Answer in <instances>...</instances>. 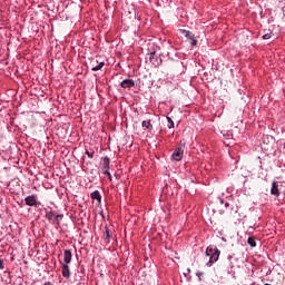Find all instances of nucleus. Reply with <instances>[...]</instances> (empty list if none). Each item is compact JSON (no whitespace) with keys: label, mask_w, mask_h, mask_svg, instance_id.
Wrapping results in <instances>:
<instances>
[{"label":"nucleus","mask_w":285,"mask_h":285,"mask_svg":"<svg viewBox=\"0 0 285 285\" xmlns=\"http://www.w3.org/2000/svg\"><path fill=\"white\" fill-rule=\"evenodd\" d=\"M141 126H142V128H146L147 130H153V122H150V120H148V121L144 120L141 122Z\"/></svg>","instance_id":"12"},{"label":"nucleus","mask_w":285,"mask_h":285,"mask_svg":"<svg viewBox=\"0 0 285 285\" xmlns=\"http://www.w3.org/2000/svg\"><path fill=\"white\" fill-rule=\"evenodd\" d=\"M247 244H249V246H252V248H255V246H257V243L255 242V237H249L247 239Z\"/></svg>","instance_id":"14"},{"label":"nucleus","mask_w":285,"mask_h":285,"mask_svg":"<svg viewBox=\"0 0 285 285\" xmlns=\"http://www.w3.org/2000/svg\"><path fill=\"white\" fill-rule=\"evenodd\" d=\"M102 170H105V173H109V170H110V158L105 157L102 159Z\"/></svg>","instance_id":"7"},{"label":"nucleus","mask_w":285,"mask_h":285,"mask_svg":"<svg viewBox=\"0 0 285 285\" xmlns=\"http://www.w3.org/2000/svg\"><path fill=\"white\" fill-rule=\"evenodd\" d=\"M4 266H3V261L0 258V271H3Z\"/></svg>","instance_id":"24"},{"label":"nucleus","mask_w":285,"mask_h":285,"mask_svg":"<svg viewBox=\"0 0 285 285\" xmlns=\"http://www.w3.org/2000/svg\"><path fill=\"white\" fill-rule=\"evenodd\" d=\"M63 262L65 265H68L72 262V252H70V249H66L63 252Z\"/></svg>","instance_id":"3"},{"label":"nucleus","mask_w":285,"mask_h":285,"mask_svg":"<svg viewBox=\"0 0 285 285\" xmlns=\"http://www.w3.org/2000/svg\"><path fill=\"white\" fill-rule=\"evenodd\" d=\"M167 121H168V124H167L168 128H175V121H173V119L170 117H167Z\"/></svg>","instance_id":"15"},{"label":"nucleus","mask_w":285,"mask_h":285,"mask_svg":"<svg viewBox=\"0 0 285 285\" xmlns=\"http://www.w3.org/2000/svg\"><path fill=\"white\" fill-rule=\"evenodd\" d=\"M62 277L70 278V266L62 265Z\"/></svg>","instance_id":"10"},{"label":"nucleus","mask_w":285,"mask_h":285,"mask_svg":"<svg viewBox=\"0 0 285 285\" xmlns=\"http://www.w3.org/2000/svg\"><path fill=\"white\" fill-rule=\"evenodd\" d=\"M24 204L27 206H37V198L35 197V195H31V196H27L24 198Z\"/></svg>","instance_id":"6"},{"label":"nucleus","mask_w":285,"mask_h":285,"mask_svg":"<svg viewBox=\"0 0 285 285\" xmlns=\"http://www.w3.org/2000/svg\"><path fill=\"white\" fill-rule=\"evenodd\" d=\"M171 157H173V159H174L175 161H181V159H184V148L177 147V148L174 150Z\"/></svg>","instance_id":"2"},{"label":"nucleus","mask_w":285,"mask_h":285,"mask_svg":"<svg viewBox=\"0 0 285 285\" xmlns=\"http://www.w3.org/2000/svg\"><path fill=\"white\" fill-rule=\"evenodd\" d=\"M46 217L49 222H52V218L55 217V213L53 212L47 213Z\"/></svg>","instance_id":"17"},{"label":"nucleus","mask_w":285,"mask_h":285,"mask_svg":"<svg viewBox=\"0 0 285 285\" xmlns=\"http://www.w3.org/2000/svg\"><path fill=\"white\" fill-rule=\"evenodd\" d=\"M189 43L190 46H195L197 43V39L190 38Z\"/></svg>","instance_id":"20"},{"label":"nucleus","mask_w":285,"mask_h":285,"mask_svg":"<svg viewBox=\"0 0 285 285\" xmlns=\"http://www.w3.org/2000/svg\"><path fill=\"white\" fill-rule=\"evenodd\" d=\"M61 219H63V214L56 215V222H57V224H59V222H61Z\"/></svg>","instance_id":"18"},{"label":"nucleus","mask_w":285,"mask_h":285,"mask_svg":"<svg viewBox=\"0 0 285 285\" xmlns=\"http://www.w3.org/2000/svg\"><path fill=\"white\" fill-rule=\"evenodd\" d=\"M225 206H226V208H228V206H230V204H229V203H226Z\"/></svg>","instance_id":"25"},{"label":"nucleus","mask_w":285,"mask_h":285,"mask_svg":"<svg viewBox=\"0 0 285 285\" xmlns=\"http://www.w3.org/2000/svg\"><path fill=\"white\" fill-rule=\"evenodd\" d=\"M86 155L89 157V159H92L95 157V153L86 151Z\"/></svg>","instance_id":"21"},{"label":"nucleus","mask_w":285,"mask_h":285,"mask_svg":"<svg viewBox=\"0 0 285 285\" xmlns=\"http://www.w3.org/2000/svg\"><path fill=\"white\" fill-rule=\"evenodd\" d=\"M183 35H185V37L187 38V39H193V38H195V35H193V32H190V31H188V30H183Z\"/></svg>","instance_id":"13"},{"label":"nucleus","mask_w":285,"mask_h":285,"mask_svg":"<svg viewBox=\"0 0 285 285\" xmlns=\"http://www.w3.org/2000/svg\"><path fill=\"white\" fill-rule=\"evenodd\" d=\"M271 195H274L275 197H279V183L274 181L272 184Z\"/></svg>","instance_id":"5"},{"label":"nucleus","mask_w":285,"mask_h":285,"mask_svg":"<svg viewBox=\"0 0 285 285\" xmlns=\"http://www.w3.org/2000/svg\"><path fill=\"white\" fill-rule=\"evenodd\" d=\"M104 175H107L109 181H112V175L110 174V171H104Z\"/></svg>","instance_id":"19"},{"label":"nucleus","mask_w":285,"mask_h":285,"mask_svg":"<svg viewBox=\"0 0 285 285\" xmlns=\"http://www.w3.org/2000/svg\"><path fill=\"white\" fill-rule=\"evenodd\" d=\"M205 254L207 257H209L207 266L210 267V266H213V264H215V262H218L219 255H222V252L217 248V246L209 245L206 248Z\"/></svg>","instance_id":"1"},{"label":"nucleus","mask_w":285,"mask_h":285,"mask_svg":"<svg viewBox=\"0 0 285 285\" xmlns=\"http://www.w3.org/2000/svg\"><path fill=\"white\" fill-rule=\"evenodd\" d=\"M110 229H108V227H105V243L106 244H110Z\"/></svg>","instance_id":"11"},{"label":"nucleus","mask_w":285,"mask_h":285,"mask_svg":"<svg viewBox=\"0 0 285 285\" xmlns=\"http://www.w3.org/2000/svg\"><path fill=\"white\" fill-rule=\"evenodd\" d=\"M90 66H91V70L94 72H97V70H101L104 68V66H106V63L99 62L98 65H95V61H91Z\"/></svg>","instance_id":"8"},{"label":"nucleus","mask_w":285,"mask_h":285,"mask_svg":"<svg viewBox=\"0 0 285 285\" xmlns=\"http://www.w3.org/2000/svg\"><path fill=\"white\" fill-rule=\"evenodd\" d=\"M263 39H271V33H265L264 36H263Z\"/></svg>","instance_id":"23"},{"label":"nucleus","mask_w":285,"mask_h":285,"mask_svg":"<svg viewBox=\"0 0 285 285\" xmlns=\"http://www.w3.org/2000/svg\"><path fill=\"white\" fill-rule=\"evenodd\" d=\"M121 88H135V80L132 79H125L120 82Z\"/></svg>","instance_id":"4"},{"label":"nucleus","mask_w":285,"mask_h":285,"mask_svg":"<svg viewBox=\"0 0 285 285\" xmlns=\"http://www.w3.org/2000/svg\"><path fill=\"white\" fill-rule=\"evenodd\" d=\"M196 275L199 279H202V277H204V272H197Z\"/></svg>","instance_id":"22"},{"label":"nucleus","mask_w":285,"mask_h":285,"mask_svg":"<svg viewBox=\"0 0 285 285\" xmlns=\"http://www.w3.org/2000/svg\"><path fill=\"white\" fill-rule=\"evenodd\" d=\"M90 197L91 199H96L98 204H101V194L99 193V190H95L94 193H91Z\"/></svg>","instance_id":"9"},{"label":"nucleus","mask_w":285,"mask_h":285,"mask_svg":"<svg viewBox=\"0 0 285 285\" xmlns=\"http://www.w3.org/2000/svg\"><path fill=\"white\" fill-rule=\"evenodd\" d=\"M149 59L151 63H155V61H157V55L155 52H151Z\"/></svg>","instance_id":"16"}]
</instances>
